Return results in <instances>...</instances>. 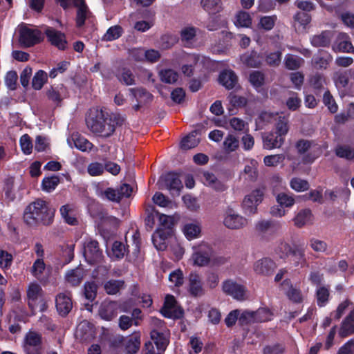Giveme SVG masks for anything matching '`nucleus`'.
I'll use <instances>...</instances> for the list:
<instances>
[{
    "label": "nucleus",
    "instance_id": "1",
    "mask_svg": "<svg viewBox=\"0 0 354 354\" xmlns=\"http://www.w3.org/2000/svg\"><path fill=\"white\" fill-rule=\"evenodd\" d=\"M55 209L43 200H37L26 207L24 213V222L32 227L39 224L48 225L53 222Z\"/></svg>",
    "mask_w": 354,
    "mask_h": 354
},
{
    "label": "nucleus",
    "instance_id": "2",
    "mask_svg": "<svg viewBox=\"0 0 354 354\" xmlns=\"http://www.w3.org/2000/svg\"><path fill=\"white\" fill-rule=\"evenodd\" d=\"M88 128L95 133L103 137H109L115 131L114 124L111 119L104 118L102 111H96L95 117L88 116L86 118Z\"/></svg>",
    "mask_w": 354,
    "mask_h": 354
},
{
    "label": "nucleus",
    "instance_id": "3",
    "mask_svg": "<svg viewBox=\"0 0 354 354\" xmlns=\"http://www.w3.org/2000/svg\"><path fill=\"white\" fill-rule=\"evenodd\" d=\"M151 325L153 326L151 332V338L154 342L157 349L164 352L169 342V331L166 328L162 320L151 318Z\"/></svg>",
    "mask_w": 354,
    "mask_h": 354
},
{
    "label": "nucleus",
    "instance_id": "4",
    "mask_svg": "<svg viewBox=\"0 0 354 354\" xmlns=\"http://www.w3.org/2000/svg\"><path fill=\"white\" fill-rule=\"evenodd\" d=\"M193 254L190 261L196 266L203 267L208 265L212 256V247L205 242H201L192 246Z\"/></svg>",
    "mask_w": 354,
    "mask_h": 354
},
{
    "label": "nucleus",
    "instance_id": "5",
    "mask_svg": "<svg viewBox=\"0 0 354 354\" xmlns=\"http://www.w3.org/2000/svg\"><path fill=\"white\" fill-rule=\"evenodd\" d=\"M264 196L262 189H255L246 195L242 202V209L244 214L253 215L257 212V207L261 203Z\"/></svg>",
    "mask_w": 354,
    "mask_h": 354
},
{
    "label": "nucleus",
    "instance_id": "6",
    "mask_svg": "<svg viewBox=\"0 0 354 354\" xmlns=\"http://www.w3.org/2000/svg\"><path fill=\"white\" fill-rule=\"evenodd\" d=\"M64 10L74 6L77 7L76 23L78 27L82 26L85 21L88 19L91 13L84 0H55Z\"/></svg>",
    "mask_w": 354,
    "mask_h": 354
},
{
    "label": "nucleus",
    "instance_id": "7",
    "mask_svg": "<svg viewBox=\"0 0 354 354\" xmlns=\"http://www.w3.org/2000/svg\"><path fill=\"white\" fill-rule=\"evenodd\" d=\"M177 57L187 63L183 64L181 67L182 73L188 77L193 75L194 66L198 64H203L207 62L206 57L197 54H188L185 51H180L176 54Z\"/></svg>",
    "mask_w": 354,
    "mask_h": 354
},
{
    "label": "nucleus",
    "instance_id": "8",
    "mask_svg": "<svg viewBox=\"0 0 354 354\" xmlns=\"http://www.w3.org/2000/svg\"><path fill=\"white\" fill-rule=\"evenodd\" d=\"M18 32L19 42L23 46H32L41 40V32L36 29L30 28L26 25L19 26Z\"/></svg>",
    "mask_w": 354,
    "mask_h": 354
},
{
    "label": "nucleus",
    "instance_id": "9",
    "mask_svg": "<svg viewBox=\"0 0 354 354\" xmlns=\"http://www.w3.org/2000/svg\"><path fill=\"white\" fill-rule=\"evenodd\" d=\"M84 257L89 264L100 263L102 252L99 249L98 243L91 238H86L83 243Z\"/></svg>",
    "mask_w": 354,
    "mask_h": 354
},
{
    "label": "nucleus",
    "instance_id": "10",
    "mask_svg": "<svg viewBox=\"0 0 354 354\" xmlns=\"http://www.w3.org/2000/svg\"><path fill=\"white\" fill-rule=\"evenodd\" d=\"M41 335L35 331L28 332L24 339L22 348L25 354H41Z\"/></svg>",
    "mask_w": 354,
    "mask_h": 354
},
{
    "label": "nucleus",
    "instance_id": "11",
    "mask_svg": "<svg viewBox=\"0 0 354 354\" xmlns=\"http://www.w3.org/2000/svg\"><path fill=\"white\" fill-rule=\"evenodd\" d=\"M248 219L236 213L232 208H227L223 219L224 225L228 229L239 230L248 225Z\"/></svg>",
    "mask_w": 354,
    "mask_h": 354
},
{
    "label": "nucleus",
    "instance_id": "12",
    "mask_svg": "<svg viewBox=\"0 0 354 354\" xmlns=\"http://www.w3.org/2000/svg\"><path fill=\"white\" fill-rule=\"evenodd\" d=\"M118 308H120V310L122 312L128 311L124 304L119 306L118 303L115 301H109L104 302L101 304L99 310V315L102 319L110 321L117 316Z\"/></svg>",
    "mask_w": 354,
    "mask_h": 354
},
{
    "label": "nucleus",
    "instance_id": "13",
    "mask_svg": "<svg viewBox=\"0 0 354 354\" xmlns=\"http://www.w3.org/2000/svg\"><path fill=\"white\" fill-rule=\"evenodd\" d=\"M223 290L236 300L242 301L245 299V287L233 280L230 279L224 281Z\"/></svg>",
    "mask_w": 354,
    "mask_h": 354
},
{
    "label": "nucleus",
    "instance_id": "14",
    "mask_svg": "<svg viewBox=\"0 0 354 354\" xmlns=\"http://www.w3.org/2000/svg\"><path fill=\"white\" fill-rule=\"evenodd\" d=\"M161 313L164 317L172 319L178 318L183 315L182 310L177 306L174 297L170 295L165 297Z\"/></svg>",
    "mask_w": 354,
    "mask_h": 354
},
{
    "label": "nucleus",
    "instance_id": "15",
    "mask_svg": "<svg viewBox=\"0 0 354 354\" xmlns=\"http://www.w3.org/2000/svg\"><path fill=\"white\" fill-rule=\"evenodd\" d=\"M163 186L172 195H179L183 185L179 176L175 173H168L161 178Z\"/></svg>",
    "mask_w": 354,
    "mask_h": 354
},
{
    "label": "nucleus",
    "instance_id": "16",
    "mask_svg": "<svg viewBox=\"0 0 354 354\" xmlns=\"http://www.w3.org/2000/svg\"><path fill=\"white\" fill-rule=\"evenodd\" d=\"M277 266V263L272 259L265 257L254 263L253 270L257 274L267 276L271 274Z\"/></svg>",
    "mask_w": 354,
    "mask_h": 354
},
{
    "label": "nucleus",
    "instance_id": "17",
    "mask_svg": "<svg viewBox=\"0 0 354 354\" xmlns=\"http://www.w3.org/2000/svg\"><path fill=\"white\" fill-rule=\"evenodd\" d=\"M187 291L193 297H200L203 292L201 277L196 272H191L188 277Z\"/></svg>",
    "mask_w": 354,
    "mask_h": 354
},
{
    "label": "nucleus",
    "instance_id": "18",
    "mask_svg": "<svg viewBox=\"0 0 354 354\" xmlns=\"http://www.w3.org/2000/svg\"><path fill=\"white\" fill-rule=\"evenodd\" d=\"M67 143L71 148L73 147L82 151H91L93 144L77 133H74L67 138Z\"/></svg>",
    "mask_w": 354,
    "mask_h": 354
},
{
    "label": "nucleus",
    "instance_id": "19",
    "mask_svg": "<svg viewBox=\"0 0 354 354\" xmlns=\"http://www.w3.org/2000/svg\"><path fill=\"white\" fill-rule=\"evenodd\" d=\"M73 303L69 292L60 293L57 296L56 308L61 315H66L71 311Z\"/></svg>",
    "mask_w": 354,
    "mask_h": 354
},
{
    "label": "nucleus",
    "instance_id": "20",
    "mask_svg": "<svg viewBox=\"0 0 354 354\" xmlns=\"http://www.w3.org/2000/svg\"><path fill=\"white\" fill-rule=\"evenodd\" d=\"M281 288L285 292L288 298L293 302L299 303L302 301L301 290L294 287L290 279H285L281 283Z\"/></svg>",
    "mask_w": 354,
    "mask_h": 354
},
{
    "label": "nucleus",
    "instance_id": "21",
    "mask_svg": "<svg viewBox=\"0 0 354 354\" xmlns=\"http://www.w3.org/2000/svg\"><path fill=\"white\" fill-rule=\"evenodd\" d=\"M274 227L272 221L261 219L255 223L254 231L258 236L266 239L274 232Z\"/></svg>",
    "mask_w": 354,
    "mask_h": 354
},
{
    "label": "nucleus",
    "instance_id": "22",
    "mask_svg": "<svg viewBox=\"0 0 354 354\" xmlns=\"http://www.w3.org/2000/svg\"><path fill=\"white\" fill-rule=\"evenodd\" d=\"M45 33L50 43L59 49L64 50L66 46L65 35L52 28H48Z\"/></svg>",
    "mask_w": 354,
    "mask_h": 354
},
{
    "label": "nucleus",
    "instance_id": "23",
    "mask_svg": "<svg viewBox=\"0 0 354 354\" xmlns=\"http://www.w3.org/2000/svg\"><path fill=\"white\" fill-rule=\"evenodd\" d=\"M93 326L86 321L81 322L77 327L75 337L80 340L90 341L94 337Z\"/></svg>",
    "mask_w": 354,
    "mask_h": 354
},
{
    "label": "nucleus",
    "instance_id": "24",
    "mask_svg": "<svg viewBox=\"0 0 354 354\" xmlns=\"http://www.w3.org/2000/svg\"><path fill=\"white\" fill-rule=\"evenodd\" d=\"M263 147L270 150L279 148L284 142V138H282L276 133L270 132L263 136Z\"/></svg>",
    "mask_w": 354,
    "mask_h": 354
},
{
    "label": "nucleus",
    "instance_id": "25",
    "mask_svg": "<svg viewBox=\"0 0 354 354\" xmlns=\"http://www.w3.org/2000/svg\"><path fill=\"white\" fill-rule=\"evenodd\" d=\"M335 51L343 53L354 52V47L348 35L341 33L339 35L337 44L333 46Z\"/></svg>",
    "mask_w": 354,
    "mask_h": 354
},
{
    "label": "nucleus",
    "instance_id": "26",
    "mask_svg": "<svg viewBox=\"0 0 354 354\" xmlns=\"http://www.w3.org/2000/svg\"><path fill=\"white\" fill-rule=\"evenodd\" d=\"M218 81L227 89H232L237 84V77L232 71L225 70L220 73Z\"/></svg>",
    "mask_w": 354,
    "mask_h": 354
},
{
    "label": "nucleus",
    "instance_id": "27",
    "mask_svg": "<svg viewBox=\"0 0 354 354\" xmlns=\"http://www.w3.org/2000/svg\"><path fill=\"white\" fill-rule=\"evenodd\" d=\"M293 222L297 227H302L306 225L311 224L313 222L311 211L308 209L299 211L293 218Z\"/></svg>",
    "mask_w": 354,
    "mask_h": 354
},
{
    "label": "nucleus",
    "instance_id": "28",
    "mask_svg": "<svg viewBox=\"0 0 354 354\" xmlns=\"http://www.w3.org/2000/svg\"><path fill=\"white\" fill-rule=\"evenodd\" d=\"M354 333V310H352L348 315L342 323L339 334L341 337H346Z\"/></svg>",
    "mask_w": 354,
    "mask_h": 354
},
{
    "label": "nucleus",
    "instance_id": "29",
    "mask_svg": "<svg viewBox=\"0 0 354 354\" xmlns=\"http://www.w3.org/2000/svg\"><path fill=\"white\" fill-rule=\"evenodd\" d=\"M198 29L193 26H187L180 30V40L186 47H190L196 35Z\"/></svg>",
    "mask_w": 354,
    "mask_h": 354
},
{
    "label": "nucleus",
    "instance_id": "30",
    "mask_svg": "<svg viewBox=\"0 0 354 354\" xmlns=\"http://www.w3.org/2000/svg\"><path fill=\"white\" fill-rule=\"evenodd\" d=\"M203 182L205 185L212 187L216 191H223L226 189L225 185L218 180L215 176L209 172H205L203 174Z\"/></svg>",
    "mask_w": 354,
    "mask_h": 354
},
{
    "label": "nucleus",
    "instance_id": "31",
    "mask_svg": "<svg viewBox=\"0 0 354 354\" xmlns=\"http://www.w3.org/2000/svg\"><path fill=\"white\" fill-rule=\"evenodd\" d=\"M84 277V270L81 268L69 270L66 272L65 278L66 281L73 286H78Z\"/></svg>",
    "mask_w": 354,
    "mask_h": 354
},
{
    "label": "nucleus",
    "instance_id": "32",
    "mask_svg": "<svg viewBox=\"0 0 354 354\" xmlns=\"http://www.w3.org/2000/svg\"><path fill=\"white\" fill-rule=\"evenodd\" d=\"M129 91L136 101L140 104H145L153 99V95L145 88H130Z\"/></svg>",
    "mask_w": 354,
    "mask_h": 354
},
{
    "label": "nucleus",
    "instance_id": "33",
    "mask_svg": "<svg viewBox=\"0 0 354 354\" xmlns=\"http://www.w3.org/2000/svg\"><path fill=\"white\" fill-rule=\"evenodd\" d=\"M41 291V288L40 286L36 283H32L28 286L27 290V297L28 299V306L31 308H35L36 301L37 300Z\"/></svg>",
    "mask_w": 354,
    "mask_h": 354
},
{
    "label": "nucleus",
    "instance_id": "34",
    "mask_svg": "<svg viewBox=\"0 0 354 354\" xmlns=\"http://www.w3.org/2000/svg\"><path fill=\"white\" fill-rule=\"evenodd\" d=\"M169 234H166L161 228L157 229L152 235V241L158 250H164L167 248L165 239Z\"/></svg>",
    "mask_w": 354,
    "mask_h": 354
},
{
    "label": "nucleus",
    "instance_id": "35",
    "mask_svg": "<svg viewBox=\"0 0 354 354\" xmlns=\"http://www.w3.org/2000/svg\"><path fill=\"white\" fill-rule=\"evenodd\" d=\"M60 213L65 222L71 225H75L77 221L75 214L74 209L69 205H65L61 207Z\"/></svg>",
    "mask_w": 354,
    "mask_h": 354
},
{
    "label": "nucleus",
    "instance_id": "36",
    "mask_svg": "<svg viewBox=\"0 0 354 354\" xmlns=\"http://www.w3.org/2000/svg\"><path fill=\"white\" fill-rule=\"evenodd\" d=\"M293 248L289 243L280 241L274 248V254L282 260H286L290 255Z\"/></svg>",
    "mask_w": 354,
    "mask_h": 354
},
{
    "label": "nucleus",
    "instance_id": "37",
    "mask_svg": "<svg viewBox=\"0 0 354 354\" xmlns=\"http://www.w3.org/2000/svg\"><path fill=\"white\" fill-rule=\"evenodd\" d=\"M183 233L188 240L197 239L201 234V226L197 223H188L183 227Z\"/></svg>",
    "mask_w": 354,
    "mask_h": 354
},
{
    "label": "nucleus",
    "instance_id": "38",
    "mask_svg": "<svg viewBox=\"0 0 354 354\" xmlns=\"http://www.w3.org/2000/svg\"><path fill=\"white\" fill-rule=\"evenodd\" d=\"M290 254L292 255L293 265L295 267H304L308 265L304 249L293 248Z\"/></svg>",
    "mask_w": 354,
    "mask_h": 354
},
{
    "label": "nucleus",
    "instance_id": "39",
    "mask_svg": "<svg viewBox=\"0 0 354 354\" xmlns=\"http://www.w3.org/2000/svg\"><path fill=\"white\" fill-rule=\"evenodd\" d=\"M197 132L192 131L188 136L185 137L181 142L180 147L184 150L190 149L196 147L199 142V139L197 138Z\"/></svg>",
    "mask_w": 354,
    "mask_h": 354
},
{
    "label": "nucleus",
    "instance_id": "40",
    "mask_svg": "<svg viewBox=\"0 0 354 354\" xmlns=\"http://www.w3.org/2000/svg\"><path fill=\"white\" fill-rule=\"evenodd\" d=\"M159 76L162 82L174 84L178 80V73L173 69L166 68L160 71Z\"/></svg>",
    "mask_w": 354,
    "mask_h": 354
},
{
    "label": "nucleus",
    "instance_id": "41",
    "mask_svg": "<svg viewBox=\"0 0 354 354\" xmlns=\"http://www.w3.org/2000/svg\"><path fill=\"white\" fill-rule=\"evenodd\" d=\"M201 6L209 14H215L221 10L220 0H201Z\"/></svg>",
    "mask_w": 354,
    "mask_h": 354
},
{
    "label": "nucleus",
    "instance_id": "42",
    "mask_svg": "<svg viewBox=\"0 0 354 354\" xmlns=\"http://www.w3.org/2000/svg\"><path fill=\"white\" fill-rule=\"evenodd\" d=\"M15 179L12 177H8L4 180L3 192L7 200L12 201L15 198V190L14 188Z\"/></svg>",
    "mask_w": 354,
    "mask_h": 354
},
{
    "label": "nucleus",
    "instance_id": "43",
    "mask_svg": "<svg viewBox=\"0 0 354 354\" xmlns=\"http://www.w3.org/2000/svg\"><path fill=\"white\" fill-rule=\"evenodd\" d=\"M295 27L299 30L305 29L310 21V16L306 12H298L294 16Z\"/></svg>",
    "mask_w": 354,
    "mask_h": 354
},
{
    "label": "nucleus",
    "instance_id": "44",
    "mask_svg": "<svg viewBox=\"0 0 354 354\" xmlns=\"http://www.w3.org/2000/svg\"><path fill=\"white\" fill-rule=\"evenodd\" d=\"M124 282L122 280H109L104 283V290L109 295H115L124 288Z\"/></svg>",
    "mask_w": 354,
    "mask_h": 354
},
{
    "label": "nucleus",
    "instance_id": "45",
    "mask_svg": "<svg viewBox=\"0 0 354 354\" xmlns=\"http://www.w3.org/2000/svg\"><path fill=\"white\" fill-rule=\"evenodd\" d=\"M277 20V17L275 15L270 16H263L259 18L258 26L266 31L272 30Z\"/></svg>",
    "mask_w": 354,
    "mask_h": 354
},
{
    "label": "nucleus",
    "instance_id": "46",
    "mask_svg": "<svg viewBox=\"0 0 354 354\" xmlns=\"http://www.w3.org/2000/svg\"><path fill=\"white\" fill-rule=\"evenodd\" d=\"M310 41L312 45L316 47L326 46L330 44V34L328 32H323L320 35L313 36Z\"/></svg>",
    "mask_w": 354,
    "mask_h": 354
},
{
    "label": "nucleus",
    "instance_id": "47",
    "mask_svg": "<svg viewBox=\"0 0 354 354\" xmlns=\"http://www.w3.org/2000/svg\"><path fill=\"white\" fill-rule=\"evenodd\" d=\"M140 346V335L139 333L133 334L127 341L126 349L130 354L136 353Z\"/></svg>",
    "mask_w": 354,
    "mask_h": 354
},
{
    "label": "nucleus",
    "instance_id": "48",
    "mask_svg": "<svg viewBox=\"0 0 354 354\" xmlns=\"http://www.w3.org/2000/svg\"><path fill=\"white\" fill-rule=\"evenodd\" d=\"M285 66L289 70H296L304 63V59L297 56L288 54L285 57Z\"/></svg>",
    "mask_w": 354,
    "mask_h": 354
},
{
    "label": "nucleus",
    "instance_id": "49",
    "mask_svg": "<svg viewBox=\"0 0 354 354\" xmlns=\"http://www.w3.org/2000/svg\"><path fill=\"white\" fill-rule=\"evenodd\" d=\"M289 130L288 120L286 117H279L278 121L275 124V131H274L278 136L284 138Z\"/></svg>",
    "mask_w": 354,
    "mask_h": 354
},
{
    "label": "nucleus",
    "instance_id": "50",
    "mask_svg": "<svg viewBox=\"0 0 354 354\" xmlns=\"http://www.w3.org/2000/svg\"><path fill=\"white\" fill-rule=\"evenodd\" d=\"M276 201L279 205L284 208H290L295 204V198L292 195L284 192L278 194L276 196Z\"/></svg>",
    "mask_w": 354,
    "mask_h": 354
},
{
    "label": "nucleus",
    "instance_id": "51",
    "mask_svg": "<svg viewBox=\"0 0 354 354\" xmlns=\"http://www.w3.org/2000/svg\"><path fill=\"white\" fill-rule=\"evenodd\" d=\"M97 196L102 199H107L113 202H119L121 198L117 189L107 188L104 191H97Z\"/></svg>",
    "mask_w": 354,
    "mask_h": 354
},
{
    "label": "nucleus",
    "instance_id": "52",
    "mask_svg": "<svg viewBox=\"0 0 354 354\" xmlns=\"http://www.w3.org/2000/svg\"><path fill=\"white\" fill-rule=\"evenodd\" d=\"M235 25L240 27H250L252 24V18L250 14L245 11H240L236 15Z\"/></svg>",
    "mask_w": 354,
    "mask_h": 354
},
{
    "label": "nucleus",
    "instance_id": "53",
    "mask_svg": "<svg viewBox=\"0 0 354 354\" xmlns=\"http://www.w3.org/2000/svg\"><path fill=\"white\" fill-rule=\"evenodd\" d=\"M239 146V140L232 134H228L224 140L223 147L225 151L227 153L236 151Z\"/></svg>",
    "mask_w": 354,
    "mask_h": 354
},
{
    "label": "nucleus",
    "instance_id": "54",
    "mask_svg": "<svg viewBox=\"0 0 354 354\" xmlns=\"http://www.w3.org/2000/svg\"><path fill=\"white\" fill-rule=\"evenodd\" d=\"M59 183V178L57 176H51L44 178L41 186L44 191L50 192L53 191Z\"/></svg>",
    "mask_w": 354,
    "mask_h": 354
},
{
    "label": "nucleus",
    "instance_id": "55",
    "mask_svg": "<svg viewBox=\"0 0 354 354\" xmlns=\"http://www.w3.org/2000/svg\"><path fill=\"white\" fill-rule=\"evenodd\" d=\"M123 33V29L121 26L116 25L110 27L103 36L104 41H113L118 39Z\"/></svg>",
    "mask_w": 354,
    "mask_h": 354
},
{
    "label": "nucleus",
    "instance_id": "56",
    "mask_svg": "<svg viewBox=\"0 0 354 354\" xmlns=\"http://www.w3.org/2000/svg\"><path fill=\"white\" fill-rule=\"evenodd\" d=\"M257 166L258 162L254 159L250 160L249 164L246 165L244 168V174L248 176V179L254 181L257 178Z\"/></svg>",
    "mask_w": 354,
    "mask_h": 354
},
{
    "label": "nucleus",
    "instance_id": "57",
    "mask_svg": "<svg viewBox=\"0 0 354 354\" xmlns=\"http://www.w3.org/2000/svg\"><path fill=\"white\" fill-rule=\"evenodd\" d=\"M48 79L47 73L42 71H38L32 78V85L35 90H40Z\"/></svg>",
    "mask_w": 354,
    "mask_h": 354
},
{
    "label": "nucleus",
    "instance_id": "58",
    "mask_svg": "<svg viewBox=\"0 0 354 354\" xmlns=\"http://www.w3.org/2000/svg\"><path fill=\"white\" fill-rule=\"evenodd\" d=\"M329 297V288L326 286H319L316 290V298L319 306L322 307L326 305Z\"/></svg>",
    "mask_w": 354,
    "mask_h": 354
},
{
    "label": "nucleus",
    "instance_id": "59",
    "mask_svg": "<svg viewBox=\"0 0 354 354\" xmlns=\"http://www.w3.org/2000/svg\"><path fill=\"white\" fill-rule=\"evenodd\" d=\"M346 310H351V311L354 310L353 303L348 299L340 303L337 306V310L331 313V316H333V319L338 320L342 315L344 314Z\"/></svg>",
    "mask_w": 354,
    "mask_h": 354
},
{
    "label": "nucleus",
    "instance_id": "60",
    "mask_svg": "<svg viewBox=\"0 0 354 354\" xmlns=\"http://www.w3.org/2000/svg\"><path fill=\"white\" fill-rule=\"evenodd\" d=\"M230 127L235 131H248V124L246 122L239 118H232L229 120Z\"/></svg>",
    "mask_w": 354,
    "mask_h": 354
},
{
    "label": "nucleus",
    "instance_id": "61",
    "mask_svg": "<svg viewBox=\"0 0 354 354\" xmlns=\"http://www.w3.org/2000/svg\"><path fill=\"white\" fill-rule=\"evenodd\" d=\"M241 60L246 65L251 67H258L261 64V59L256 52L243 55L241 57Z\"/></svg>",
    "mask_w": 354,
    "mask_h": 354
},
{
    "label": "nucleus",
    "instance_id": "62",
    "mask_svg": "<svg viewBox=\"0 0 354 354\" xmlns=\"http://www.w3.org/2000/svg\"><path fill=\"white\" fill-rule=\"evenodd\" d=\"M332 60L330 55L326 54L324 56H317L312 60L313 65L316 68H326Z\"/></svg>",
    "mask_w": 354,
    "mask_h": 354
},
{
    "label": "nucleus",
    "instance_id": "63",
    "mask_svg": "<svg viewBox=\"0 0 354 354\" xmlns=\"http://www.w3.org/2000/svg\"><path fill=\"white\" fill-rule=\"evenodd\" d=\"M290 185L292 189L297 192H304L309 188L308 181L299 178H292L290 181Z\"/></svg>",
    "mask_w": 354,
    "mask_h": 354
},
{
    "label": "nucleus",
    "instance_id": "64",
    "mask_svg": "<svg viewBox=\"0 0 354 354\" xmlns=\"http://www.w3.org/2000/svg\"><path fill=\"white\" fill-rule=\"evenodd\" d=\"M335 153L338 157L348 160L354 158V149L347 146H338L335 149Z\"/></svg>",
    "mask_w": 354,
    "mask_h": 354
}]
</instances>
